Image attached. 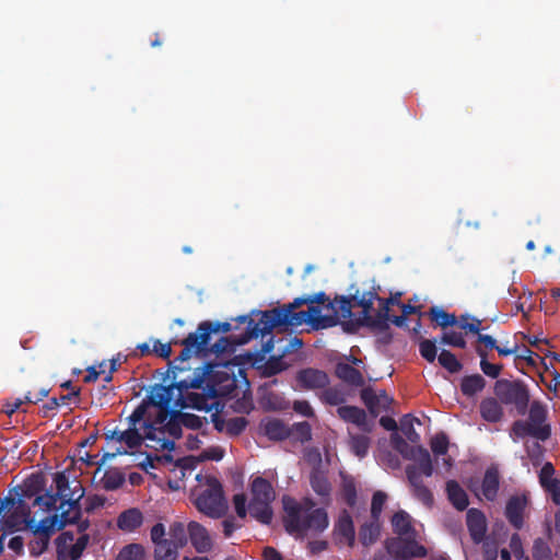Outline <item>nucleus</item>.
Listing matches in <instances>:
<instances>
[{
    "mask_svg": "<svg viewBox=\"0 0 560 560\" xmlns=\"http://www.w3.org/2000/svg\"><path fill=\"white\" fill-rule=\"evenodd\" d=\"M236 378L225 365L208 362L196 368L192 376L180 378L175 385L178 392L176 406L211 411L220 406L219 397L231 396L236 389Z\"/></svg>",
    "mask_w": 560,
    "mask_h": 560,
    "instance_id": "f257e3e1",
    "label": "nucleus"
},
{
    "mask_svg": "<svg viewBox=\"0 0 560 560\" xmlns=\"http://www.w3.org/2000/svg\"><path fill=\"white\" fill-rule=\"evenodd\" d=\"M307 305V311H296L300 306H293V302L268 311H258L256 313L259 316L258 323L250 328L240 343H247L259 336L269 335L276 327L296 328L307 324L313 329L318 330L334 327L339 323L338 311H335V314L331 315H322L318 305Z\"/></svg>",
    "mask_w": 560,
    "mask_h": 560,
    "instance_id": "f03ea898",
    "label": "nucleus"
},
{
    "mask_svg": "<svg viewBox=\"0 0 560 560\" xmlns=\"http://www.w3.org/2000/svg\"><path fill=\"white\" fill-rule=\"evenodd\" d=\"M282 504L285 513L283 524L289 534H303L308 530L322 533L328 527L326 510L315 508L313 500L305 499L300 503L294 498L284 495Z\"/></svg>",
    "mask_w": 560,
    "mask_h": 560,
    "instance_id": "7ed1b4c3",
    "label": "nucleus"
},
{
    "mask_svg": "<svg viewBox=\"0 0 560 560\" xmlns=\"http://www.w3.org/2000/svg\"><path fill=\"white\" fill-rule=\"evenodd\" d=\"M378 293L373 289L359 295V290L349 296H336L339 303L340 318L348 319L343 325L347 331H354L359 327L374 329V315H371L374 301Z\"/></svg>",
    "mask_w": 560,
    "mask_h": 560,
    "instance_id": "20e7f679",
    "label": "nucleus"
},
{
    "mask_svg": "<svg viewBox=\"0 0 560 560\" xmlns=\"http://www.w3.org/2000/svg\"><path fill=\"white\" fill-rule=\"evenodd\" d=\"M81 493L77 499L72 495L68 500L60 502L59 509L62 510L60 515L54 514L43 518L38 525H34L33 520H25L26 525L32 529L34 534H40L44 536L42 540V547L37 550L36 555H40L47 547L48 539L51 534L56 530L62 529L68 524H75L81 516V509L79 500L83 497V489L80 487Z\"/></svg>",
    "mask_w": 560,
    "mask_h": 560,
    "instance_id": "39448f33",
    "label": "nucleus"
},
{
    "mask_svg": "<svg viewBox=\"0 0 560 560\" xmlns=\"http://www.w3.org/2000/svg\"><path fill=\"white\" fill-rule=\"evenodd\" d=\"M232 330V325L229 322H201L196 331L188 334L186 338L180 341L183 349L180 353L175 358L174 362L176 365L174 369L178 371H185L186 368L180 366L187 360L192 357V353H201L206 350V346L210 342L212 334L215 332H229Z\"/></svg>",
    "mask_w": 560,
    "mask_h": 560,
    "instance_id": "423d86ee",
    "label": "nucleus"
},
{
    "mask_svg": "<svg viewBox=\"0 0 560 560\" xmlns=\"http://www.w3.org/2000/svg\"><path fill=\"white\" fill-rule=\"evenodd\" d=\"M252 498L248 504L250 515L264 525H269L272 521L273 511L271 503L276 499V492L267 479L256 477L250 485Z\"/></svg>",
    "mask_w": 560,
    "mask_h": 560,
    "instance_id": "0eeeda50",
    "label": "nucleus"
},
{
    "mask_svg": "<svg viewBox=\"0 0 560 560\" xmlns=\"http://www.w3.org/2000/svg\"><path fill=\"white\" fill-rule=\"evenodd\" d=\"M493 392L501 404L513 405L518 415L524 416L527 412L530 395L527 385L523 381L498 380Z\"/></svg>",
    "mask_w": 560,
    "mask_h": 560,
    "instance_id": "6e6552de",
    "label": "nucleus"
},
{
    "mask_svg": "<svg viewBox=\"0 0 560 560\" xmlns=\"http://www.w3.org/2000/svg\"><path fill=\"white\" fill-rule=\"evenodd\" d=\"M206 485L207 489L197 497L195 505L207 516L219 518L225 513L228 508L223 487L218 478L213 476L207 477Z\"/></svg>",
    "mask_w": 560,
    "mask_h": 560,
    "instance_id": "1a4fd4ad",
    "label": "nucleus"
},
{
    "mask_svg": "<svg viewBox=\"0 0 560 560\" xmlns=\"http://www.w3.org/2000/svg\"><path fill=\"white\" fill-rule=\"evenodd\" d=\"M90 541L88 534L79 537L72 532H62L55 539L57 560H79Z\"/></svg>",
    "mask_w": 560,
    "mask_h": 560,
    "instance_id": "9d476101",
    "label": "nucleus"
},
{
    "mask_svg": "<svg viewBox=\"0 0 560 560\" xmlns=\"http://www.w3.org/2000/svg\"><path fill=\"white\" fill-rule=\"evenodd\" d=\"M386 550L395 560H412L428 555L427 548L417 541V536L389 538Z\"/></svg>",
    "mask_w": 560,
    "mask_h": 560,
    "instance_id": "9b49d317",
    "label": "nucleus"
},
{
    "mask_svg": "<svg viewBox=\"0 0 560 560\" xmlns=\"http://www.w3.org/2000/svg\"><path fill=\"white\" fill-rule=\"evenodd\" d=\"M236 320L241 324H247L246 330L238 336L237 338H231V337H221L217 342L213 345H208L205 347L206 350L201 353H192V357L197 358H207L210 354L220 355L229 350H233L234 346H241L240 341L247 335V332L250 330L252 327L255 326V324L258 323L255 318L249 317L248 315H242L236 318Z\"/></svg>",
    "mask_w": 560,
    "mask_h": 560,
    "instance_id": "f8f14e48",
    "label": "nucleus"
},
{
    "mask_svg": "<svg viewBox=\"0 0 560 560\" xmlns=\"http://www.w3.org/2000/svg\"><path fill=\"white\" fill-rule=\"evenodd\" d=\"M179 380H175L171 386L155 385L148 395V402L145 401V404H150L160 408L155 423L162 424L166 421L171 411L170 404L173 397V389L176 388L175 384Z\"/></svg>",
    "mask_w": 560,
    "mask_h": 560,
    "instance_id": "ddd939ff",
    "label": "nucleus"
},
{
    "mask_svg": "<svg viewBox=\"0 0 560 560\" xmlns=\"http://www.w3.org/2000/svg\"><path fill=\"white\" fill-rule=\"evenodd\" d=\"M334 539L340 546L352 547L355 539V530L352 516L347 510H342L335 523Z\"/></svg>",
    "mask_w": 560,
    "mask_h": 560,
    "instance_id": "4468645a",
    "label": "nucleus"
},
{
    "mask_svg": "<svg viewBox=\"0 0 560 560\" xmlns=\"http://www.w3.org/2000/svg\"><path fill=\"white\" fill-rule=\"evenodd\" d=\"M296 383L305 390L323 389L329 384V376L325 371L306 368L296 373Z\"/></svg>",
    "mask_w": 560,
    "mask_h": 560,
    "instance_id": "2eb2a0df",
    "label": "nucleus"
},
{
    "mask_svg": "<svg viewBox=\"0 0 560 560\" xmlns=\"http://www.w3.org/2000/svg\"><path fill=\"white\" fill-rule=\"evenodd\" d=\"M527 505L528 497L526 494L512 495L506 502L504 515L511 526L517 530L524 526V513Z\"/></svg>",
    "mask_w": 560,
    "mask_h": 560,
    "instance_id": "dca6fc26",
    "label": "nucleus"
},
{
    "mask_svg": "<svg viewBox=\"0 0 560 560\" xmlns=\"http://www.w3.org/2000/svg\"><path fill=\"white\" fill-rule=\"evenodd\" d=\"M188 540L198 553H207L213 547L208 529L198 522L191 521L187 525Z\"/></svg>",
    "mask_w": 560,
    "mask_h": 560,
    "instance_id": "f3484780",
    "label": "nucleus"
},
{
    "mask_svg": "<svg viewBox=\"0 0 560 560\" xmlns=\"http://www.w3.org/2000/svg\"><path fill=\"white\" fill-rule=\"evenodd\" d=\"M466 525L474 542H481L487 533V518L478 509H469L466 514Z\"/></svg>",
    "mask_w": 560,
    "mask_h": 560,
    "instance_id": "a211bd4d",
    "label": "nucleus"
},
{
    "mask_svg": "<svg viewBox=\"0 0 560 560\" xmlns=\"http://www.w3.org/2000/svg\"><path fill=\"white\" fill-rule=\"evenodd\" d=\"M511 434L517 439L533 436L539 441L545 442L551 435V428L550 427L539 428L537 425H534L529 421L516 420L512 424Z\"/></svg>",
    "mask_w": 560,
    "mask_h": 560,
    "instance_id": "6ab92c4d",
    "label": "nucleus"
},
{
    "mask_svg": "<svg viewBox=\"0 0 560 560\" xmlns=\"http://www.w3.org/2000/svg\"><path fill=\"white\" fill-rule=\"evenodd\" d=\"M340 419L355 424L362 431L369 433L372 431V424L368 420L366 412L357 406H340L337 409Z\"/></svg>",
    "mask_w": 560,
    "mask_h": 560,
    "instance_id": "aec40b11",
    "label": "nucleus"
},
{
    "mask_svg": "<svg viewBox=\"0 0 560 560\" xmlns=\"http://www.w3.org/2000/svg\"><path fill=\"white\" fill-rule=\"evenodd\" d=\"M144 434H141L138 428H128L119 433L120 443L124 442L129 448H137L141 446L142 442L147 440H155V428L152 423L144 422Z\"/></svg>",
    "mask_w": 560,
    "mask_h": 560,
    "instance_id": "412c9836",
    "label": "nucleus"
},
{
    "mask_svg": "<svg viewBox=\"0 0 560 560\" xmlns=\"http://www.w3.org/2000/svg\"><path fill=\"white\" fill-rule=\"evenodd\" d=\"M406 476L413 489V494L425 505L433 503V494L430 489L423 483L420 472L416 466L406 467Z\"/></svg>",
    "mask_w": 560,
    "mask_h": 560,
    "instance_id": "4be33fe9",
    "label": "nucleus"
},
{
    "mask_svg": "<svg viewBox=\"0 0 560 560\" xmlns=\"http://www.w3.org/2000/svg\"><path fill=\"white\" fill-rule=\"evenodd\" d=\"M500 488V474L497 467H488L481 481V493L486 500L493 502Z\"/></svg>",
    "mask_w": 560,
    "mask_h": 560,
    "instance_id": "5701e85b",
    "label": "nucleus"
},
{
    "mask_svg": "<svg viewBox=\"0 0 560 560\" xmlns=\"http://www.w3.org/2000/svg\"><path fill=\"white\" fill-rule=\"evenodd\" d=\"M143 523V514L137 508L125 510L117 517V527L126 533L137 530Z\"/></svg>",
    "mask_w": 560,
    "mask_h": 560,
    "instance_id": "b1692460",
    "label": "nucleus"
},
{
    "mask_svg": "<svg viewBox=\"0 0 560 560\" xmlns=\"http://www.w3.org/2000/svg\"><path fill=\"white\" fill-rule=\"evenodd\" d=\"M393 532L396 537H413L417 530L412 525L411 516L404 510L396 512L392 517Z\"/></svg>",
    "mask_w": 560,
    "mask_h": 560,
    "instance_id": "393cba45",
    "label": "nucleus"
},
{
    "mask_svg": "<svg viewBox=\"0 0 560 560\" xmlns=\"http://www.w3.org/2000/svg\"><path fill=\"white\" fill-rule=\"evenodd\" d=\"M265 435L272 441H283L291 438L292 430L280 419H270L262 423Z\"/></svg>",
    "mask_w": 560,
    "mask_h": 560,
    "instance_id": "a878e982",
    "label": "nucleus"
},
{
    "mask_svg": "<svg viewBox=\"0 0 560 560\" xmlns=\"http://www.w3.org/2000/svg\"><path fill=\"white\" fill-rule=\"evenodd\" d=\"M49 394V389L40 388L37 393L27 392L23 398H15L13 401H7L3 405L4 412L12 416L16 412L23 404H37L42 401Z\"/></svg>",
    "mask_w": 560,
    "mask_h": 560,
    "instance_id": "bb28decb",
    "label": "nucleus"
},
{
    "mask_svg": "<svg viewBox=\"0 0 560 560\" xmlns=\"http://www.w3.org/2000/svg\"><path fill=\"white\" fill-rule=\"evenodd\" d=\"M446 494L448 501L458 511H465L469 504L468 495L456 480L446 482Z\"/></svg>",
    "mask_w": 560,
    "mask_h": 560,
    "instance_id": "cd10ccee",
    "label": "nucleus"
},
{
    "mask_svg": "<svg viewBox=\"0 0 560 560\" xmlns=\"http://www.w3.org/2000/svg\"><path fill=\"white\" fill-rule=\"evenodd\" d=\"M339 497L349 508H354L358 499L355 480L352 476L341 474Z\"/></svg>",
    "mask_w": 560,
    "mask_h": 560,
    "instance_id": "c85d7f7f",
    "label": "nucleus"
},
{
    "mask_svg": "<svg viewBox=\"0 0 560 560\" xmlns=\"http://www.w3.org/2000/svg\"><path fill=\"white\" fill-rule=\"evenodd\" d=\"M409 458H412L417 462L415 465L418 468V471L425 477H431L433 474V464L430 456V453L427 448L419 445L415 448H411V455Z\"/></svg>",
    "mask_w": 560,
    "mask_h": 560,
    "instance_id": "c756f323",
    "label": "nucleus"
},
{
    "mask_svg": "<svg viewBox=\"0 0 560 560\" xmlns=\"http://www.w3.org/2000/svg\"><path fill=\"white\" fill-rule=\"evenodd\" d=\"M303 304H322L334 313L335 311H338V318L340 317L338 300L335 299L334 301H330L325 292H318L313 295L301 296L293 300V306H301Z\"/></svg>",
    "mask_w": 560,
    "mask_h": 560,
    "instance_id": "7c9ffc66",
    "label": "nucleus"
},
{
    "mask_svg": "<svg viewBox=\"0 0 560 560\" xmlns=\"http://www.w3.org/2000/svg\"><path fill=\"white\" fill-rule=\"evenodd\" d=\"M480 415L486 421L491 423L501 421L503 409L500 405V400L493 397L485 398L480 402Z\"/></svg>",
    "mask_w": 560,
    "mask_h": 560,
    "instance_id": "2f4dec72",
    "label": "nucleus"
},
{
    "mask_svg": "<svg viewBox=\"0 0 560 560\" xmlns=\"http://www.w3.org/2000/svg\"><path fill=\"white\" fill-rule=\"evenodd\" d=\"M336 376L352 386H363L364 377L362 373L348 363H338L336 365Z\"/></svg>",
    "mask_w": 560,
    "mask_h": 560,
    "instance_id": "473e14b6",
    "label": "nucleus"
},
{
    "mask_svg": "<svg viewBox=\"0 0 560 560\" xmlns=\"http://www.w3.org/2000/svg\"><path fill=\"white\" fill-rule=\"evenodd\" d=\"M310 483L315 493L323 498L329 499L331 485L327 476L319 469L314 468L310 475Z\"/></svg>",
    "mask_w": 560,
    "mask_h": 560,
    "instance_id": "72a5a7b5",
    "label": "nucleus"
},
{
    "mask_svg": "<svg viewBox=\"0 0 560 560\" xmlns=\"http://www.w3.org/2000/svg\"><path fill=\"white\" fill-rule=\"evenodd\" d=\"M486 387V380L480 374L464 376L460 381V392L466 397H472L482 392Z\"/></svg>",
    "mask_w": 560,
    "mask_h": 560,
    "instance_id": "f704fd0d",
    "label": "nucleus"
},
{
    "mask_svg": "<svg viewBox=\"0 0 560 560\" xmlns=\"http://www.w3.org/2000/svg\"><path fill=\"white\" fill-rule=\"evenodd\" d=\"M376 301L378 302V310L374 315V329L385 331L389 328V305L392 304V299H384L378 296Z\"/></svg>",
    "mask_w": 560,
    "mask_h": 560,
    "instance_id": "c9c22d12",
    "label": "nucleus"
},
{
    "mask_svg": "<svg viewBox=\"0 0 560 560\" xmlns=\"http://www.w3.org/2000/svg\"><path fill=\"white\" fill-rule=\"evenodd\" d=\"M428 315L436 326L445 329L447 327L457 325V317L453 313H447L439 306L430 307Z\"/></svg>",
    "mask_w": 560,
    "mask_h": 560,
    "instance_id": "e433bc0d",
    "label": "nucleus"
},
{
    "mask_svg": "<svg viewBox=\"0 0 560 560\" xmlns=\"http://www.w3.org/2000/svg\"><path fill=\"white\" fill-rule=\"evenodd\" d=\"M380 534V521H375L372 518L370 523H365L360 527L359 539L362 545L370 546L378 539Z\"/></svg>",
    "mask_w": 560,
    "mask_h": 560,
    "instance_id": "4c0bfd02",
    "label": "nucleus"
},
{
    "mask_svg": "<svg viewBox=\"0 0 560 560\" xmlns=\"http://www.w3.org/2000/svg\"><path fill=\"white\" fill-rule=\"evenodd\" d=\"M528 410V421L533 423L534 425H537L539 428L544 427H550L548 423H546L547 420V408L546 406L539 401L534 400L532 401Z\"/></svg>",
    "mask_w": 560,
    "mask_h": 560,
    "instance_id": "58836bf2",
    "label": "nucleus"
},
{
    "mask_svg": "<svg viewBox=\"0 0 560 560\" xmlns=\"http://www.w3.org/2000/svg\"><path fill=\"white\" fill-rule=\"evenodd\" d=\"M371 440L365 434L349 433V446L351 452L359 458L366 456L370 448Z\"/></svg>",
    "mask_w": 560,
    "mask_h": 560,
    "instance_id": "ea45409f",
    "label": "nucleus"
},
{
    "mask_svg": "<svg viewBox=\"0 0 560 560\" xmlns=\"http://www.w3.org/2000/svg\"><path fill=\"white\" fill-rule=\"evenodd\" d=\"M168 535L170 538L167 540L174 544L178 549L184 548L188 542L187 527H185L182 522L172 523L170 525Z\"/></svg>",
    "mask_w": 560,
    "mask_h": 560,
    "instance_id": "a19ab883",
    "label": "nucleus"
},
{
    "mask_svg": "<svg viewBox=\"0 0 560 560\" xmlns=\"http://www.w3.org/2000/svg\"><path fill=\"white\" fill-rule=\"evenodd\" d=\"M145 549L141 544L132 542L122 547L116 560H144Z\"/></svg>",
    "mask_w": 560,
    "mask_h": 560,
    "instance_id": "79ce46f5",
    "label": "nucleus"
},
{
    "mask_svg": "<svg viewBox=\"0 0 560 560\" xmlns=\"http://www.w3.org/2000/svg\"><path fill=\"white\" fill-rule=\"evenodd\" d=\"M80 396V389L72 390L69 394L61 395L59 398H51L48 402L43 405L40 412L44 418L50 417L54 410H56L60 405L66 404L68 400H71L73 398H79Z\"/></svg>",
    "mask_w": 560,
    "mask_h": 560,
    "instance_id": "37998d69",
    "label": "nucleus"
},
{
    "mask_svg": "<svg viewBox=\"0 0 560 560\" xmlns=\"http://www.w3.org/2000/svg\"><path fill=\"white\" fill-rule=\"evenodd\" d=\"M154 560H176L178 548L170 540L154 545Z\"/></svg>",
    "mask_w": 560,
    "mask_h": 560,
    "instance_id": "c03bdc74",
    "label": "nucleus"
},
{
    "mask_svg": "<svg viewBox=\"0 0 560 560\" xmlns=\"http://www.w3.org/2000/svg\"><path fill=\"white\" fill-rule=\"evenodd\" d=\"M44 489V480L39 475H32L24 481V487L22 489V498L31 499L36 495Z\"/></svg>",
    "mask_w": 560,
    "mask_h": 560,
    "instance_id": "a18cd8bd",
    "label": "nucleus"
},
{
    "mask_svg": "<svg viewBox=\"0 0 560 560\" xmlns=\"http://www.w3.org/2000/svg\"><path fill=\"white\" fill-rule=\"evenodd\" d=\"M439 363L450 373H458L463 369V364L454 353L443 349L438 357Z\"/></svg>",
    "mask_w": 560,
    "mask_h": 560,
    "instance_id": "49530a36",
    "label": "nucleus"
},
{
    "mask_svg": "<svg viewBox=\"0 0 560 560\" xmlns=\"http://www.w3.org/2000/svg\"><path fill=\"white\" fill-rule=\"evenodd\" d=\"M361 399L369 409V411L376 417L380 412L381 408V397L374 393V390L370 387L363 388L361 390Z\"/></svg>",
    "mask_w": 560,
    "mask_h": 560,
    "instance_id": "de8ad7c7",
    "label": "nucleus"
},
{
    "mask_svg": "<svg viewBox=\"0 0 560 560\" xmlns=\"http://www.w3.org/2000/svg\"><path fill=\"white\" fill-rule=\"evenodd\" d=\"M320 394L323 402L329 406H339L346 401L343 392L337 387H325Z\"/></svg>",
    "mask_w": 560,
    "mask_h": 560,
    "instance_id": "09e8293b",
    "label": "nucleus"
},
{
    "mask_svg": "<svg viewBox=\"0 0 560 560\" xmlns=\"http://www.w3.org/2000/svg\"><path fill=\"white\" fill-rule=\"evenodd\" d=\"M450 440L446 433H436L430 441V447L433 454L439 456H445L448 452Z\"/></svg>",
    "mask_w": 560,
    "mask_h": 560,
    "instance_id": "8fccbe9b",
    "label": "nucleus"
},
{
    "mask_svg": "<svg viewBox=\"0 0 560 560\" xmlns=\"http://www.w3.org/2000/svg\"><path fill=\"white\" fill-rule=\"evenodd\" d=\"M58 501H61L59 494L46 491L44 494L37 495L33 504L42 508L46 512H49L57 509Z\"/></svg>",
    "mask_w": 560,
    "mask_h": 560,
    "instance_id": "3c124183",
    "label": "nucleus"
},
{
    "mask_svg": "<svg viewBox=\"0 0 560 560\" xmlns=\"http://www.w3.org/2000/svg\"><path fill=\"white\" fill-rule=\"evenodd\" d=\"M292 435L295 440L301 443H305L312 440V427L307 421L296 422L292 427Z\"/></svg>",
    "mask_w": 560,
    "mask_h": 560,
    "instance_id": "603ef678",
    "label": "nucleus"
},
{
    "mask_svg": "<svg viewBox=\"0 0 560 560\" xmlns=\"http://www.w3.org/2000/svg\"><path fill=\"white\" fill-rule=\"evenodd\" d=\"M413 421L419 422L417 418H411L410 415L404 416L400 421V429L411 443H418L420 441V435L413 428Z\"/></svg>",
    "mask_w": 560,
    "mask_h": 560,
    "instance_id": "864d4df0",
    "label": "nucleus"
},
{
    "mask_svg": "<svg viewBox=\"0 0 560 560\" xmlns=\"http://www.w3.org/2000/svg\"><path fill=\"white\" fill-rule=\"evenodd\" d=\"M125 482V477L119 471H109L102 478L103 488L107 491L119 489Z\"/></svg>",
    "mask_w": 560,
    "mask_h": 560,
    "instance_id": "5fc2aeb1",
    "label": "nucleus"
},
{
    "mask_svg": "<svg viewBox=\"0 0 560 560\" xmlns=\"http://www.w3.org/2000/svg\"><path fill=\"white\" fill-rule=\"evenodd\" d=\"M477 353L481 358V360H480V369H481V371L487 376L492 377V378H497L500 375L503 366L501 364H492V363L488 362L487 361V353L483 350L477 349Z\"/></svg>",
    "mask_w": 560,
    "mask_h": 560,
    "instance_id": "6e6d98bb",
    "label": "nucleus"
},
{
    "mask_svg": "<svg viewBox=\"0 0 560 560\" xmlns=\"http://www.w3.org/2000/svg\"><path fill=\"white\" fill-rule=\"evenodd\" d=\"M420 355L430 363H433L438 355V348L434 340L421 339L419 342Z\"/></svg>",
    "mask_w": 560,
    "mask_h": 560,
    "instance_id": "4d7b16f0",
    "label": "nucleus"
},
{
    "mask_svg": "<svg viewBox=\"0 0 560 560\" xmlns=\"http://www.w3.org/2000/svg\"><path fill=\"white\" fill-rule=\"evenodd\" d=\"M387 500V494L381 490L375 491L371 502V517L375 521H380L384 504Z\"/></svg>",
    "mask_w": 560,
    "mask_h": 560,
    "instance_id": "13d9d810",
    "label": "nucleus"
},
{
    "mask_svg": "<svg viewBox=\"0 0 560 560\" xmlns=\"http://www.w3.org/2000/svg\"><path fill=\"white\" fill-rule=\"evenodd\" d=\"M534 560H552L551 550L548 544L542 538H536L533 545Z\"/></svg>",
    "mask_w": 560,
    "mask_h": 560,
    "instance_id": "bf43d9fd",
    "label": "nucleus"
},
{
    "mask_svg": "<svg viewBox=\"0 0 560 560\" xmlns=\"http://www.w3.org/2000/svg\"><path fill=\"white\" fill-rule=\"evenodd\" d=\"M175 417L180 420L183 427L190 430H198L203 424L202 419L194 413L175 411Z\"/></svg>",
    "mask_w": 560,
    "mask_h": 560,
    "instance_id": "052dcab7",
    "label": "nucleus"
},
{
    "mask_svg": "<svg viewBox=\"0 0 560 560\" xmlns=\"http://www.w3.org/2000/svg\"><path fill=\"white\" fill-rule=\"evenodd\" d=\"M441 343L460 349H465L467 345L463 334L454 330L443 332L441 336Z\"/></svg>",
    "mask_w": 560,
    "mask_h": 560,
    "instance_id": "680f3d73",
    "label": "nucleus"
},
{
    "mask_svg": "<svg viewBox=\"0 0 560 560\" xmlns=\"http://www.w3.org/2000/svg\"><path fill=\"white\" fill-rule=\"evenodd\" d=\"M165 422V431L173 436L174 439H179L182 436V422L175 417V411H170V415Z\"/></svg>",
    "mask_w": 560,
    "mask_h": 560,
    "instance_id": "e2e57ef3",
    "label": "nucleus"
},
{
    "mask_svg": "<svg viewBox=\"0 0 560 560\" xmlns=\"http://www.w3.org/2000/svg\"><path fill=\"white\" fill-rule=\"evenodd\" d=\"M248 421L244 417H235L226 421V432L230 435H240L247 427Z\"/></svg>",
    "mask_w": 560,
    "mask_h": 560,
    "instance_id": "0e129e2a",
    "label": "nucleus"
},
{
    "mask_svg": "<svg viewBox=\"0 0 560 560\" xmlns=\"http://www.w3.org/2000/svg\"><path fill=\"white\" fill-rule=\"evenodd\" d=\"M56 483L57 492L56 494H59V498L61 502L63 500H68L66 491L69 489V479L63 472H57L54 479Z\"/></svg>",
    "mask_w": 560,
    "mask_h": 560,
    "instance_id": "69168bd1",
    "label": "nucleus"
},
{
    "mask_svg": "<svg viewBox=\"0 0 560 560\" xmlns=\"http://www.w3.org/2000/svg\"><path fill=\"white\" fill-rule=\"evenodd\" d=\"M147 413V404L143 400L128 417L129 428H137V424L141 422Z\"/></svg>",
    "mask_w": 560,
    "mask_h": 560,
    "instance_id": "338daca9",
    "label": "nucleus"
},
{
    "mask_svg": "<svg viewBox=\"0 0 560 560\" xmlns=\"http://www.w3.org/2000/svg\"><path fill=\"white\" fill-rule=\"evenodd\" d=\"M546 492L551 495V499L555 504H560V479H555L549 481L548 483L541 486Z\"/></svg>",
    "mask_w": 560,
    "mask_h": 560,
    "instance_id": "774afa93",
    "label": "nucleus"
}]
</instances>
